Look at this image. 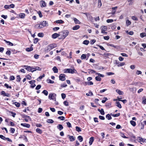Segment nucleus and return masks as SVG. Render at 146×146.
Instances as JSON below:
<instances>
[{"mask_svg": "<svg viewBox=\"0 0 146 146\" xmlns=\"http://www.w3.org/2000/svg\"><path fill=\"white\" fill-rule=\"evenodd\" d=\"M69 33V31L68 30H64L62 31L60 33V35L61 36L59 38L64 39L68 35Z\"/></svg>", "mask_w": 146, "mask_h": 146, "instance_id": "nucleus-1", "label": "nucleus"}, {"mask_svg": "<svg viewBox=\"0 0 146 146\" xmlns=\"http://www.w3.org/2000/svg\"><path fill=\"white\" fill-rule=\"evenodd\" d=\"M77 72V71L74 68H67L64 70V73H69L73 74L76 73Z\"/></svg>", "mask_w": 146, "mask_h": 146, "instance_id": "nucleus-2", "label": "nucleus"}, {"mask_svg": "<svg viewBox=\"0 0 146 146\" xmlns=\"http://www.w3.org/2000/svg\"><path fill=\"white\" fill-rule=\"evenodd\" d=\"M48 24L47 22L46 21H43L41 22L39 24L38 28L40 29L45 27L48 26Z\"/></svg>", "mask_w": 146, "mask_h": 146, "instance_id": "nucleus-3", "label": "nucleus"}, {"mask_svg": "<svg viewBox=\"0 0 146 146\" xmlns=\"http://www.w3.org/2000/svg\"><path fill=\"white\" fill-rule=\"evenodd\" d=\"M65 76V75L64 74H60L59 76L60 80L61 81H64L66 79Z\"/></svg>", "mask_w": 146, "mask_h": 146, "instance_id": "nucleus-4", "label": "nucleus"}, {"mask_svg": "<svg viewBox=\"0 0 146 146\" xmlns=\"http://www.w3.org/2000/svg\"><path fill=\"white\" fill-rule=\"evenodd\" d=\"M101 28H102L101 30V33H107V32L105 31L107 30L106 27V26H104L101 27Z\"/></svg>", "mask_w": 146, "mask_h": 146, "instance_id": "nucleus-5", "label": "nucleus"}, {"mask_svg": "<svg viewBox=\"0 0 146 146\" xmlns=\"http://www.w3.org/2000/svg\"><path fill=\"white\" fill-rule=\"evenodd\" d=\"M1 94L4 96L10 97V95L8 93H6L5 92L3 91L1 92Z\"/></svg>", "mask_w": 146, "mask_h": 146, "instance_id": "nucleus-6", "label": "nucleus"}, {"mask_svg": "<svg viewBox=\"0 0 146 146\" xmlns=\"http://www.w3.org/2000/svg\"><path fill=\"white\" fill-rule=\"evenodd\" d=\"M35 80H31L29 82V83L31 84V87L33 88H34L36 86V85L35 84Z\"/></svg>", "mask_w": 146, "mask_h": 146, "instance_id": "nucleus-7", "label": "nucleus"}, {"mask_svg": "<svg viewBox=\"0 0 146 146\" xmlns=\"http://www.w3.org/2000/svg\"><path fill=\"white\" fill-rule=\"evenodd\" d=\"M21 125L25 127H26L28 128H29L30 126V124L26 123H21Z\"/></svg>", "mask_w": 146, "mask_h": 146, "instance_id": "nucleus-8", "label": "nucleus"}, {"mask_svg": "<svg viewBox=\"0 0 146 146\" xmlns=\"http://www.w3.org/2000/svg\"><path fill=\"white\" fill-rule=\"evenodd\" d=\"M60 36V34L57 33H54L52 35V38H56Z\"/></svg>", "mask_w": 146, "mask_h": 146, "instance_id": "nucleus-9", "label": "nucleus"}, {"mask_svg": "<svg viewBox=\"0 0 146 146\" xmlns=\"http://www.w3.org/2000/svg\"><path fill=\"white\" fill-rule=\"evenodd\" d=\"M129 90L133 93H135L137 90V88L135 87H133L129 88Z\"/></svg>", "mask_w": 146, "mask_h": 146, "instance_id": "nucleus-10", "label": "nucleus"}, {"mask_svg": "<svg viewBox=\"0 0 146 146\" xmlns=\"http://www.w3.org/2000/svg\"><path fill=\"white\" fill-rule=\"evenodd\" d=\"M40 3L41 7H45L46 6V3L44 1H40Z\"/></svg>", "mask_w": 146, "mask_h": 146, "instance_id": "nucleus-11", "label": "nucleus"}, {"mask_svg": "<svg viewBox=\"0 0 146 146\" xmlns=\"http://www.w3.org/2000/svg\"><path fill=\"white\" fill-rule=\"evenodd\" d=\"M94 137H92L90 138L89 141V144L90 145H91L92 144L94 141Z\"/></svg>", "mask_w": 146, "mask_h": 146, "instance_id": "nucleus-12", "label": "nucleus"}, {"mask_svg": "<svg viewBox=\"0 0 146 146\" xmlns=\"http://www.w3.org/2000/svg\"><path fill=\"white\" fill-rule=\"evenodd\" d=\"M54 94L56 95L55 94H50L49 95L48 98L50 100H53L54 97Z\"/></svg>", "mask_w": 146, "mask_h": 146, "instance_id": "nucleus-13", "label": "nucleus"}, {"mask_svg": "<svg viewBox=\"0 0 146 146\" xmlns=\"http://www.w3.org/2000/svg\"><path fill=\"white\" fill-rule=\"evenodd\" d=\"M73 20L76 24H80L81 23L80 21L76 18H74L73 19Z\"/></svg>", "mask_w": 146, "mask_h": 146, "instance_id": "nucleus-14", "label": "nucleus"}, {"mask_svg": "<svg viewBox=\"0 0 146 146\" xmlns=\"http://www.w3.org/2000/svg\"><path fill=\"white\" fill-rule=\"evenodd\" d=\"M116 64L118 67L123 66L125 64V63L121 62H116Z\"/></svg>", "mask_w": 146, "mask_h": 146, "instance_id": "nucleus-15", "label": "nucleus"}, {"mask_svg": "<svg viewBox=\"0 0 146 146\" xmlns=\"http://www.w3.org/2000/svg\"><path fill=\"white\" fill-rule=\"evenodd\" d=\"M57 128L60 131L63 128V126L61 124H58L57 126Z\"/></svg>", "mask_w": 146, "mask_h": 146, "instance_id": "nucleus-16", "label": "nucleus"}, {"mask_svg": "<svg viewBox=\"0 0 146 146\" xmlns=\"http://www.w3.org/2000/svg\"><path fill=\"white\" fill-rule=\"evenodd\" d=\"M51 49H52L53 48L56 47L57 46V44H52L49 45Z\"/></svg>", "mask_w": 146, "mask_h": 146, "instance_id": "nucleus-17", "label": "nucleus"}, {"mask_svg": "<svg viewBox=\"0 0 146 146\" xmlns=\"http://www.w3.org/2000/svg\"><path fill=\"white\" fill-rule=\"evenodd\" d=\"M24 67H25V69L28 71L31 72V71H32V70H31V67L27 66H24Z\"/></svg>", "mask_w": 146, "mask_h": 146, "instance_id": "nucleus-18", "label": "nucleus"}, {"mask_svg": "<svg viewBox=\"0 0 146 146\" xmlns=\"http://www.w3.org/2000/svg\"><path fill=\"white\" fill-rule=\"evenodd\" d=\"M52 70L54 73H57L58 72V69L56 66H54Z\"/></svg>", "mask_w": 146, "mask_h": 146, "instance_id": "nucleus-19", "label": "nucleus"}, {"mask_svg": "<svg viewBox=\"0 0 146 146\" xmlns=\"http://www.w3.org/2000/svg\"><path fill=\"white\" fill-rule=\"evenodd\" d=\"M69 137V138L71 141H74L75 139L74 137L72 136L68 135Z\"/></svg>", "mask_w": 146, "mask_h": 146, "instance_id": "nucleus-20", "label": "nucleus"}, {"mask_svg": "<svg viewBox=\"0 0 146 146\" xmlns=\"http://www.w3.org/2000/svg\"><path fill=\"white\" fill-rule=\"evenodd\" d=\"M19 16L21 18L24 19L25 18V15L23 13H21L19 14Z\"/></svg>", "mask_w": 146, "mask_h": 146, "instance_id": "nucleus-21", "label": "nucleus"}, {"mask_svg": "<svg viewBox=\"0 0 146 146\" xmlns=\"http://www.w3.org/2000/svg\"><path fill=\"white\" fill-rule=\"evenodd\" d=\"M116 91L119 95H122L123 94V92L119 89H117L116 90Z\"/></svg>", "mask_w": 146, "mask_h": 146, "instance_id": "nucleus-22", "label": "nucleus"}, {"mask_svg": "<svg viewBox=\"0 0 146 146\" xmlns=\"http://www.w3.org/2000/svg\"><path fill=\"white\" fill-rule=\"evenodd\" d=\"M126 26L127 27L131 24V22L129 20L127 19L126 21Z\"/></svg>", "mask_w": 146, "mask_h": 146, "instance_id": "nucleus-23", "label": "nucleus"}, {"mask_svg": "<svg viewBox=\"0 0 146 146\" xmlns=\"http://www.w3.org/2000/svg\"><path fill=\"white\" fill-rule=\"evenodd\" d=\"M80 26L79 25H76L72 28V29L73 30H77L79 29Z\"/></svg>", "mask_w": 146, "mask_h": 146, "instance_id": "nucleus-24", "label": "nucleus"}, {"mask_svg": "<svg viewBox=\"0 0 146 146\" xmlns=\"http://www.w3.org/2000/svg\"><path fill=\"white\" fill-rule=\"evenodd\" d=\"M45 76L44 74H43L41 76H40L37 79V80L38 81H40L42 78L44 77Z\"/></svg>", "mask_w": 146, "mask_h": 146, "instance_id": "nucleus-25", "label": "nucleus"}, {"mask_svg": "<svg viewBox=\"0 0 146 146\" xmlns=\"http://www.w3.org/2000/svg\"><path fill=\"white\" fill-rule=\"evenodd\" d=\"M102 5V3L101 0H98V6L99 8L101 7Z\"/></svg>", "mask_w": 146, "mask_h": 146, "instance_id": "nucleus-26", "label": "nucleus"}, {"mask_svg": "<svg viewBox=\"0 0 146 146\" xmlns=\"http://www.w3.org/2000/svg\"><path fill=\"white\" fill-rule=\"evenodd\" d=\"M106 117L108 120H110L112 119V117L110 116V115L109 114H108L106 115Z\"/></svg>", "mask_w": 146, "mask_h": 146, "instance_id": "nucleus-27", "label": "nucleus"}, {"mask_svg": "<svg viewBox=\"0 0 146 146\" xmlns=\"http://www.w3.org/2000/svg\"><path fill=\"white\" fill-rule=\"evenodd\" d=\"M55 22L56 23L60 24H62L64 23V21L61 20H57Z\"/></svg>", "mask_w": 146, "mask_h": 146, "instance_id": "nucleus-28", "label": "nucleus"}, {"mask_svg": "<svg viewBox=\"0 0 146 146\" xmlns=\"http://www.w3.org/2000/svg\"><path fill=\"white\" fill-rule=\"evenodd\" d=\"M140 36L141 38H143L145 36H146V34L145 33H142L140 34Z\"/></svg>", "mask_w": 146, "mask_h": 146, "instance_id": "nucleus-29", "label": "nucleus"}, {"mask_svg": "<svg viewBox=\"0 0 146 146\" xmlns=\"http://www.w3.org/2000/svg\"><path fill=\"white\" fill-rule=\"evenodd\" d=\"M80 141V142H81L83 141V138L81 136H79L77 138Z\"/></svg>", "mask_w": 146, "mask_h": 146, "instance_id": "nucleus-30", "label": "nucleus"}, {"mask_svg": "<svg viewBox=\"0 0 146 146\" xmlns=\"http://www.w3.org/2000/svg\"><path fill=\"white\" fill-rule=\"evenodd\" d=\"M130 123L133 126H135L136 125V124L135 121L131 120L130 121Z\"/></svg>", "mask_w": 146, "mask_h": 146, "instance_id": "nucleus-31", "label": "nucleus"}, {"mask_svg": "<svg viewBox=\"0 0 146 146\" xmlns=\"http://www.w3.org/2000/svg\"><path fill=\"white\" fill-rule=\"evenodd\" d=\"M116 104H117V106L119 108H121V104H120V103L119 102H116Z\"/></svg>", "mask_w": 146, "mask_h": 146, "instance_id": "nucleus-32", "label": "nucleus"}, {"mask_svg": "<svg viewBox=\"0 0 146 146\" xmlns=\"http://www.w3.org/2000/svg\"><path fill=\"white\" fill-rule=\"evenodd\" d=\"M36 131L40 134H41L42 132L41 130L39 128H37L36 129Z\"/></svg>", "mask_w": 146, "mask_h": 146, "instance_id": "nucleus-33", "label": "nucleus"}, {"mask_svg": "<svg viewBox=\"0 0 146 146\" xmlns=\"http://www.w3.org/2000/svg\"><path fill=\"white\" fill-rule=\"evenodd\" d=\"M4 41H5L6 42V43L9 44V45H10L11 46H13V43L9 41H7L5 40H4Z\"/></svg>", "mask_w": 146, "mask_h": 146, "instance_id": "nucleus-34", "label": "nucleus"}, {"mask_svg": "<svg viewBox=\"0 0 146 146\" xmlns=\"http://www.w3.org/2000/svg\"><path fill=\"white\" fill-rule=\"evenodd\" d=\"M46 122L48 123H52L54 122V121L52 119H48L47 120Z\"/></svg>", "mask_w": 146, "mask_h": 146, "instance_id": "nucleus-35", "label": "nucleus"}, {"mask_svg": "<svg viewBox=\"0 0 146 146\" xmlns=\"http://www.w3.org/2000/svg\"><path fill=\"white\" fill-rule=\"evenodd\" d=\"M26 50L27 51H31L33 50V47L28 48H26Z\"/></svg>", "mask_w": 146, "mask_h": 146, "instance_id": "nucleus-36", "label": "nucleus"}, {"mask_svg": "<svg viewBox=\"0 0 146 146\" xmlns=\"http://www.w3.org/2000/svg\"><path fill=\"white\" fill-rule=\"evenodd\" d=\"M111 102H109L108 103H106V104L105 106L108 107V108H110L111 107Z\"/></svg>", "mask_w": 146, "mask_h": 146, "instance_id": "nucleus-37", "label": "nucleus"}, {"mask_svg": "<svg viewBox=\"0 0 146 146\" xmlns=\"http://www.w3.org/2000/svg\"><path fill=\"white\" fill-rule=\"evenodd\" d=\"M89 43V41L88 40H85L83 42V43L84 44L87 45Z\"/></svg>", "mask_w": 146, "mask_h": 146, "instance_id": "nucleus-38", "label": "nucleus"}, {"mask_svg": "<svg viewBox=\"0 0 146 146\" xmlns=\"http://www.w3.org/2000/svg\"><path fill=\"white\" fill-rule=\"evenodd\" d=\"M47 81L48 83L52 84L54 83V81H53L52 80H51L49 79H47Z\"/></svg>", "mask_w": 146, "mask_h": 146, "instance_id": "nucleus-39", "label": "nucleus"}, {"mask_svg": "<svg viewBox=\"0 0 146 146\" xmlns=\"http://www.w3.org/2000/svg\"><path fill=\"white\" fill-rule=\"evenodd\" d=\"M46 50V51H49L51 50V48H50L49 45L47 46L45 48Z\"/></svg>", "mask_w": 146, "mask_h": 146, "instance_id": "nucleus-40", "label": "nucleus"}, {"mask_svg": "<svg viewBox=\"0 0 146 146\" xmlns=\"http://www.w3.org/2000/svg\"><path fill=\"white\" fill-rule=\"evenodd\" d=\"M95 79L96 80L99 81H100L101 80V78L99 76H96Z\"/></svg>", "mask_w": 146, "mask_h": 146, "instance_id": "nucleus-41", "label": "nucleus"}, {"mask_svg": "<svg viewBox=\"0 0 146 146\" xmlns=\"http://www.w3.org/2000/svg\"><path fill=\"white\" fill-rule=\"evenodd\" d=\"M42 93L46 96H47L48 95V92L46 90H44Z\"/></svg>", "mask_w": 146, "mask_h": 146, "instance_id": "nucleus-42", "label": "nucleus"}, {"mask_svg": "<svg viewBox=\"0 0 146 146\" xmlns=\"http://www.w3.org/2000/svg\"><path fill=\"white\" fill-rule=\"evenodd\" d=\"M17 81L18 82H19L21 79V77L19 75H18L17 76Z\"/></svg>", "mask_w": 146, "mask_h": 146, "instance_id": "nucleus-43", "label": "nucleus"}, {"mask_svg": "<svg viewBox=\"0 0 146 146\" xmlns=\"http://www.w3.org/2000/svg\"><path fill=\"white\" fill-rule=\"evenodd\" d=\"M86 58V56L85 54H82L81 56V58L82 59H85Z\"/></svg>", "mask_w": 146, "mask_h": 146, "instance_id": "nucleus-44", "label": "nucleus"}, {"mask_svg": "<svg viewBox=\"0 0 146 146\" xmlns=\"http://www.w3.org/2000/svg\"><path fill=\"white\" fill-rule=\"evenodd\" d=\"M58 119H60L62 120H64L65 119L64 117L63 116H59L58 117Z\"/></svg>", "mask_w": 146, "mask_h": 146, "instance_id": "nucleus-45", "label": "nucleus"}, {"mask_svg": "<svg viewBox=\"0 0 146 146\" xmlns=\"http://www.w3.org/2000/svg\"><path fill=\"white\" fill-rule=\"evenodd\" d=\"M76 130L78 131V132H80L81 131V128L78 127V126H76Z\"/></svg>", "mask_w": 146, "mask_h": 146, "instance_id": "nucleus-46", "label": "nucleus"}, {"mask_svg": "<svg viewBox=\"0 0 146 146\" xmlns=\"http://www.w3.org/2000/svg\"><path fill=\"white\" fill-rule=\"evenodd\" d=\"M100 112L101 114L102 115H104L105 114L104 111L103 109H101V111Z\"/></svg>", "mask_w": 146, "mask_h": 146, "instance_id": "nucleus-47", "label": "nucleus"}, {"mask_svg": "<svg viewBox=\"0 0 146 146\" xmlns=\"http://www.w3.org/2000/svg\"><path fill=\"white\" fill-rule=\"evenodd\" d=\"M90 71L89 72V74H90V73H96V71L94 70H92V69H89V70Z\"/></svg>", "mask_w": 146, "mask_h": 146, "instance_id": "nucleus-48", "label": "nucleus"}, {"mask_svg": "<svg viewBox=\"0 0 146 146\" xmlns=\"http://www.w3.org/2000/svg\"><path fill=\"white\" fill-rule=\"evenodd\" d=\"M143 103L144 104H146V98H145V97L144 96L142 98Z\"/></svg>", "mask_w": 146, "mask_h": 146, "instance_id": "nucleus-49", "label": "nucleus"}, {"mask_svg": "<svg viewBox=\"0 0 146 146\" xmlns=\"http://www.w3.org/2000/svg\"><path fill=\"white\" fill-rule=\"evenodd\" d=\"M38 35L40 37H42L44 35L42 33H40L38 34Z\"/></svg>", "mask_w": 146, "mask_h": 146, "instance_id": "nucleus-50", "label": "nucleus"}, {"mask_svg": "<svg viewBox=\"0 0 146 146\" xmlns=\"http://www.w3.org/2000/svg\"><path fill=\"white\" fill-rule=\"evenodd\" d=\"M15 104L17 107H19L20 106V104L17 102H15Z\"/></svg>", "mask_w": 146, "mask_h": 146, "instance_id": "nucleus-51", "label": "nucleus"}, {"mask_svg": "<svg viewBox=\"0 0 146 146\" xmlns=\"http://www.w3.org/2000/svg\"><path fill=\"white\" fill-rule=\"evenodd\" d=\"M113 21V20L112 19H108L106 20V22L108 23H112Z\"/></svg>", "mask_w": 146, "mask_h": 146, "instance_id": "nucleus-52", "label": "nucleus"}, {"mask_svg": "<svg viewBox=\"0 0 146 146\" xmlns=\"http://www.w3.org/2000/svg\"><path fill=\"white\" fill-rule=\"evenodd\" d=\"M131 19L137 21L138 20L137 18L135 16H132L131 17Z\"/></svg>", "mask_w": 146, "mask_h": 146, "instance_id": "nucleus-53", "label": "nucleus"}, {"mask_svg": "<svg viewBox=\"0 0 146 146\" xmlns=\"http://www.w3.org/2000/svg\"><path fill=\"white\" fill-rule=\"evenodd\" d=\"M15 131V129L14 128H11L10 130V131L11 133H14Z\"/></svg>", "mask_w": 146, "mask_h": 146, "instance_id": "nucleus-54", "label": "nucleus"}, {"mask_svg": "<svg viewBox=\"0 0 146 146\" xmlns=\"http://www.w3.org/2000/svg\"><path fill=\"white\" fill-rule=\"evenodd\" d=\"M95 42H96V40H95V39L91 40L90 41V44H93Z\"/></svg>", "mask_w": 146, "mask_h": 146, "instance_id": "nucleus-55", "label": "nucleus"}, {"mask_svg": "<svg viewBox=\"0 0 146 146\" xmlns=\"http://www.w3.org/2000/svg\"><path fill=\"white\" fill-rule=\"evenodd\" d=\"M0 138L4 140H6V137L3 136V135H0Z\"/></svg>", "mask_w": 146, "mask_h": 146, "instance_id": "nucleus-56", "label": "nucleus"}, {"mask_svg": "<svg viewBox=\"0 0 146 146\" xmlns=\"http://www.w3.org/2000/svg\"><path fill=\"white\" fill-rule=\"evenodd\" d=\"M120 115V113H117L116 114H113V116L114 117H117L119 116Z\"/></svg>", "mask_w": 146, "mask_h": 146, "instance_id": "nucleus-57", "label": "nucleus"}, {"mask_svg": "<svg viewBox=\"0 0 146 146\" xmlns=\"http://www.w3.org/2000/svg\"><path fill=\"white\" fill-rule=\"evenodd\" d=\"M4 86H5L6 87V88H10V89H11V86H9L8 85V84H4Z\"/></svg>", "mask_w": 146, "mask_h": 146, "instance_id": "nucleus-58", "label": "nucleus"}, {"mask_svg": "<svg viewBox=\"0 0 146 146\" xmlns=\"http://www.w3.org/2000/svg\"><path fill=\"white\" fill-rule=\"evenodd\" d=\"M41 87V86L40 85H38L36 88V89L38 90Z\"/></svg>", "mask_w": 146, "mask_h": 146, "instance_id": "nucleus-59", "label": "nucleus"}, {"mask_svg": "<svg viewBox=\"0 0 146 146\" xmlns=\"http://www.w3.org/2000/svg\"><path fill=\"white\" fill-rule=\"evenodd\" d=\"M63 104L66 106H68V103L66 101H64L63 102Z\"/></svg>", "mask_w": 146, "mask_h": 146, "instance_id": "nucleus-60", "label": "nucleus"}, {"mask_svg": "<svg viewBox=\"0 0 146 146\" xmlns=\"http://www.w3.org/2000/svg\"><path fill=\"white\" fill-rule=\"evenodd\" d=\"M61 96L63 99H64L66 97V94L64 93H62L61 94Z\"/></svg>", "mask_w": 146, "mask_h": 146, "instance_id": "nucleus-61", "label": "nucleus"}, {"mask_svg": "<svg viewBox=\"0 0 146 146\" xmlns=\"http://www.w3.org/2000/svg\"><path fill=\"white\" fill-rule=\"evenodd\" d=\"M9 5V8H13L15 7V5L13 4H12Z\"/></svg>", "mask_w": 146, "mask_h": 146, "instance_id": "nucleus-62", "label": "nucleus"}, {"mask_svg": "<svg viewBox=\"0 0 146 146\" xmlns=\"http://www.w3.org/2000/svg\"><path fill=\"white\" fill-rule=\"evenodd\" d=\"M60 28L59 27H55L53 29V31H56L58 30Z\"/></svg>", "mask_w": 146, "mask_h": 146, "instance_id": "nucleus-63", "label": "nucleus"}, {"mask_svg": "<svg viewBox=\"0 0 146 146\" xmlns=\"http://www.w3.org/2000/svg\"><path fill=\"white\" fill-rule=\"evenodd\" d=\"M38 39L37 38H35L34 40V43L35 44H36L38 41Z\"/></svg>", "mask_w": 146, "mask_h": 146, "instance_id": "nucleus-64", "label": "nucleus"}]
</instances>
